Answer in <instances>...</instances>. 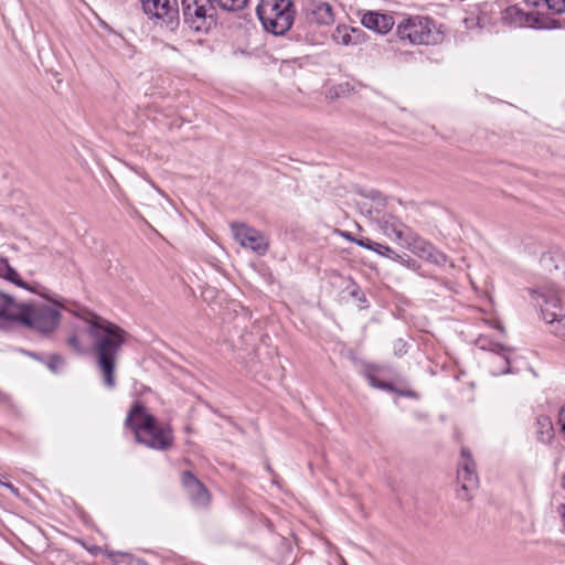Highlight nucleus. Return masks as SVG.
Segmentation results:
<instances>
[{
    "label": "nucleus",
    "instance_id": "obj_38",
    "mask_svg": "<svg viewBox=\"0 0 565 565\" xmlns=\"http://www.w3.org/2000/svg\"><path fill=\"white\" fill-rule=\"evenodd\" d=\"M562 487L565 489V475L562 478Z\"/></svg>",
    "mask_w": 565,
    "mask_h": 565
},
{
    "label": "nucleus",
    "instance_id": "obj_1",
    "mask_svg": "<svg viewBox=\"0 0 565 565\" xmlns=\"http://www.w3.org/2000/svg\"><path fill=\"white\" fill-rule=\"evenodd\" d=\"M75 316L84 320L88 326V333L93 339V349L96 363L108 388L116 385L115 366L121 347L128 339V333L119 326L102 318L85 308H78Z\"/></svg>",
    "mask_w": 565,
    "mask_h": 565
},
{
    "label": "nucleus",
    "instance_id": "obj_28",
    "mask_svg": "<svg viewBox=\"0 0 565 565\" xmlns=\"http://www.w3.org/2000/svg\"><path fill=\"white\" fill-rule=\"evenodd\" d=\"M393 350L396 356H403L407 352V342L403 339H397L393 344Z\"/></svg>",
    "mask_w": 565,
    "mask_h": 565
},
{
    "label": "nucleus",
    "instance_id": "obj_26",
    "mask_svg": "<svg viewBox=\"0 0 565 565\" xmlns=\"http://www.w3.org/2000/svg\"><path fill=\"white\" fill-rule=\"evenodd\" d=\"M394 260L398 262L401 265H403L414 271H416L420 268V265L418 264V262L406 254L399 255L396 253Z\"/></svg>",
    "mask_w": 565,
    "mask_h": 565
},
{
    "label": "nucleus",
    "instance_id": "obj_40",
    "mask_svg": "<svg viewBox=\"0 0 565 565\" xmlns=\"http://www.w3.org/2000/svg\"><path fill=\"white\" fill-rule=\"evenodd\" d=\"M360 300L366 301V298L364 297V295H362V298H360Z\"/></svg>",
    "mask_w": 565,
    "mask_h": 565
},
{
    "label": "nucleus",
    "instance_id": "obj_4",
    "mask_svg": "<svg viewBox=\"0 0 565 565\" xmlns=\"http://www.w3.org/2000/svg\"><path fill=\"white\" fill-rule=\"evenodd\" d=\"M530 292L541 309L542 318L552 326L551 332L565 340V324L562 323L565 313L558 289L554 285H544Z\"/></svg>",
    "mask_w": 565,
    "mask_h": 565
},
{
    "label": "nucleus",
    "instance_id": "obj_3",
    "mask_svg": "<svg viewBox=\"0 0 565 565\" xmlns=\"http://www.w3.org/2000/svg\"><path fill=\"white\" fill-rule=\"evenodd\" d=\"M256 15L266 32L284 36L295 22V3L292 0H259Z\"/></svg>",
    "mask_w": 565,
    "mask_h": 565
},
{
    "label": "nucleus",
    "instance_id": "obj_24",
    "mask_svg": "<svg viewBox=\"0 0 565 565\" xmlns=\"http://www.w3.org/2000/svg\"><path fill=\"white\" fill-rule=\"evenodd\" d=\"M231 231L234 239L242 246L247 245V227L243 223H232Z\"/></svg>",
    "mask_w": 565,
    "mask_h": 565
},
{
    "label": "nucleus",
    "instance_id": "obj_39",
    "mask_svg": "<svg viewBox=\"0 0 565 565\" xmlns=\"http://www.w3.org/2000/svg\"><path fill=\"white\" fill-rule=\"evenodd\" d=\"M6 487L10 488V489H13V486L10 484V483H3Z\"/></svg>",
    "mask_w": 565,
    "mask_h": 565
},
{
    "label": "nucleus",
    "instance_id": "obj_8",
    "mask_svg": "<svg viewBox=\"0 0 565 565\" xmlns=\"http://www.w3.org/2000/svg\"><path fill=\"white\" fill-rule=\"evenodd\" d=\"M457 481L460 486L457 491V497L462 500H470L472 498V492L478 488L479 477L476 461L468 447H462L460 450Z\"/></svg>",
    "mask_w": 565,
    "mask_h": 565
},
{
    "label": "nucleus",
    "instance_id": "obj_37",
    "mask_svg": "<svg viewBox=\"0 0 565 565\" xmlns=\"http://www.w3.org/2000/svg\"><path fill=\"white\" fill-rule=\"evenodd\" d=\"M358 294H360V290H359V289L353 290V291L351 292V295H352L353 297H356V296H358Z\"/></svg>",
    "mask_w": 565,
    "mask_h": 565
},
{
    "label": "nucleus",
    "instance_id": "obj_13",
    "mask_svg": "<svg viewBox=\"0 0 565 565\" xmlns=\"http://www.w3.org/2000/svg\"><path fill=\"white\" fill-rule=\"evenodd\" d=\"M408 248L417 257L436 266H444L448 260L445 253L436 248L431 243L418 236L413 237L412 242L408 243Z\"/></svg>",
    "mask_w": 565,
    "mask_h": 565
},
{
    "label": "nucleus",
    "instance_id": "obj_19",
    "mask_svg": "<svg viewBox=\"0 0 565 565\" xmlns=\"http://www.w3.org/2000/svg\"><path fill=\"white\" fill-rule=\"evenodd\" d=\"M536 439L542 444H548L553 439L554 428L548 416L541 415L536 418Z\"/></svg>",
    "mask_w": 565,
    "mask_h": 565
},
{
    "label": "nucleus",
    "instance_id": "obj_12",
    "mask_svg": "<svg viewBox=\"0 0 565 565\" xmlns=\"http://www.w3.org/2000/svg\"><path fill=\"white\" fill-rule=\"evenodd\" d=\"M301 11L307 21L319 25H330L335 20L332 4L323 0H306Z\"/></svg>",
    "mask_w": 565,
    "mask_h": 565
},
{
    "label": "nucleus",
    "instance_id": "obj_27",
    "mask_svg": "<svg viewBox=\"0 0 565 565\" xmlns=\"http://www.w3.org/2000/svg\"><path fill=\"white\" fill-rule=\"evenodd\" d=\"M355 244L370 250L376 249L377 247L381 248L380 243L374 242L369 237L359 238L355 241Z\"/></svg>",
    "mask_w": 565,
    "mask_h": 565
},
{
    "label": "nucleus",
    "instance_id": "obj_9",
    "mask_svg": "<svg viewBox=\"0 0 565 565\" xmlns=\"http://www.w3.org/2000/svg\"><path fill=\"white\" fill-rule=\"evenodd\" d=\"M145 13L173 31L178 28L179 10L177 0H140Z\"/></svg>",
    "mask_w": 565,
    "mask_h": 565
},
{
    "label": "nucleus",
    "instance_id": "obj_23",
    "mask_svg": "<svg viewBox=\"0 0 565 565\" xmlns=\"http://www.w3.org/2000/svg\"><path fill=\"white\" fill-rule=\"evenodd\" d=\"M543 11L553 18L565 12V0H543Z\"/></svg>",
    "mask_w": 565,
    "mask_h": 565
},
{
    "label": "nucleus",
    "instance_id": "obj_17",
    "mask_svg": "<svg viewBox=\"0 0 565 565\" xmlns=\"http://www.w3.org/2000/svg\"><path fill=\"white\" fill-rule=\"evenodd\" d=\"M482 349H487L486 344H481ZM488 350L494 354V359L499 360L501 369L499 370V374H507L510 372V353L512 349L495 342H490Z\"/></svg>",
    "mask_w": 565,
    "mask_h": 565
},
{
    "label": "nucleus",
    "instance_id": "obj_21",
    "mask_svg": "<svg viewBox=\"0 0 565 565\" xmlns=\"http://www.w3.org/2000/svg\"><path fill=\"white\" fill-rule=\"evenodd\" d=\"M540 262L542 267L548 271L564 270L565 268V259L563 255L557 252L544 253Z\"/></svg>",
    "mask_w": 565,
    "mask_h": 565
},
{
    "label": "nucleus",
    "instance_id": "obj_34",
    "mask_svg": "<svg viewBox=\"0 0 565 565\" xmlns=\"http://www.w3.org/2000/svg\"><path fill=\"white\" fill-rule=\"evenodd\" d=\"M265 468L270 472V475L273 476V483L277 484L278 481H277V475L275 473V471L271 469L270 467V463L266 460L265 462Z\"/></svg>",
    "mask_w": 565,
    "mask_h": 565
},
{
    "label": "nucleus",
    "instance_id": "obj_29",
    "mask_svg": "<svg viewBox=\"0 0 565 565\" xmlns=\"http://www.w3.org/2000/svg\"><path fill=\"white\" fill-rule=\"evenodd\" d=\"M373 252H375L379 255H382L384 257L391 258V259H395V255H396V252L393 248H391L387 245H383V244H381V248L377 247L376 249H373Z\"/></svg>",
    "mask_w": 565,
    "mask_h": 565
},
{
    "label": "nucleus",
    "instance_id": "obj_31",
    "mask_svg": "<svg viewBox=\"0 0 565 565\" xmlns=\"http://www.w3.org/2000/svg\"><path fill=\"white\" fill-rule=\"evenodd\" d=\"M63 364H64V360L60 355H53V356H51V359L47 363V366L52 371L56 372L57 370H60L63 366Z\"/></svg>",
    "mask_w": 565,
    "mask_h": 565
},
{
    "label": "nucleus",
    "instance_id": "obj_25",
    "mask_svg": "<svg viewBox=\"0 0 565 565\" xmlns=\"http://www.w3.org/2000/svg\"><path fill=\"white\" fill-rule=\"evenodd\" d=\"M249 526H252L254 532L260 530V527H264L269 533L274 531L271 522L263 515H254L252 519L249 518Z\"/></svg>",
    "mask_w": 565,
    "mask_h": 565
},
{
    "label": "nucleus",
    "instance_id": "obj_18",
    "mask_svg": "<svg viewBox=\"0 0 565 565\" xmlns=\"http://www.w3.org/2000/svg\"><path fill=\"white\" fill-rule=\"evenodd\" d=\"M269 248V238L258 230L249 227V250L263 256Z\"/></svg>",
    "mask_w": 565,
    "mask_h": 565
},
{
    "label": "nucleus",
    "instance_id": "obj_6",
    "mask_svg": "<svg viewBox=\"0 0 565 565\" xmlns=\"http://www.w3.org/2000/svg\"><path fill=\"white\" fill-rule=\"evenodd\" d=\"M502 22L514 28H532L536 30L565 29V19L553 18L541 10L524 11L519 6H510L502 11Z\"/></svg>",
    "mask_w": 565,
    "mask_h": 565
},
{
    "label": "nucleus",
    "instance_id": "obj_5",
    "mask_svg": "<svg viewBox=\"0 0 565 565\" xmlns=\"http://www.w3.org/2000/svg\"><path fill=\"white\" fill-rule=\"evenodd\" d=\"M401 41L412 44L435 45L443 41V32L429 17L411 15L403 19L396 28Z\"/></svg>",
    "mask_w": 565,
    "mask_h": 565
},
{
    "label": "nucleus",
    "instance_id": "obj_22",
    "mask_svg": "<svg viewBox=\"0 0 565 565\" xmlns=\"http://www.w3.org/2000/svg\"><path fill=\"white\" fill-rule=\"evenodd\" d=\"M0 277L14 282L18 286L24 287V282L19 278V274L13 269L7 259L0 258Z\"/></svg>",
    "mask_w": 565,
    "mask_h": 565
},
{
    "label": "nucleus",
    "instance_id": "obj_10",
    "mask_svg": "<svg viewBox=\"0 0 565 565\" xmlns=\"http://www.w3.org/2000/svg\"><path fill=\"white\" fill-rule=\"evenodd\" d=\"M361 367V374L366 379V381L372 387L387 392H394L399 396L404 397L415 399L418 398V394L413 390L397 388L394 386V384L377 379L379 375L386 374V372L388 371V367L386 365L362 362Z\"/></svg>",
    "mask_w": 565,
    "mask_h": 565
},
{
    "label": "nucleus",
    "instance_id": "obj_30",
    "mask_svg": "<svg viewBox=\"0 0 565 565\" xmlns=\"http://www.w3.org/2000/svg\"><path fill=\"white\" fill-rule=\"evenodd\" d=\"M67 343L68 345L74 350L76 351L77 353H84L85 352V348L82 345L79 339L77 338V335H71L68 339H67Z\"/></svg>",
    "mask_w": 565,
    "mask_h": 565
},
{
    "label": "nucleus",
    "instance_id": "obj_16",
    "mask_svg": "<svg viewBox=\"0 0 565 565\" xmlns=\"http://www.w3.org/2000/svg\"><path fill=\"white\" fill-rule=\"evenodd\" d=\"M361 23L379 34H386L393 29L395 22L391 14L367 11L362 15Z\"/></svg>",
    "mask_w": 565,
    "mask_h": 565
},
{
    "label": "nucleus",
    "instance_id": "obj_36",
    "mask_svg": "<svg viewBox=\"0 0 565 565\" xmlns=\"http://www.w3.org/2000/svg\"><path fill=\"white\" fill-rule=\"evenodd\" d=\"M141 177H142L145 180H147V181L151 184V186H153V188L156 186V185H154V183L148 179V177H147V174H146V173H141Z\"/></svg>",
    "mask_w": 565,
    "mask_h": 565
},
{
    "label": "nucleus",
    "instance_id": "obj_33",
    "mask_svg": "<svg viewBox=\"0 0 565 565\" xmlns=\"http://www.w3.org/2000/svg\"><path fill=\"white\" fill-rule=\"evenodd\" d=\"M214 289L206 288L202 291V297L205 301H211L214 297Z\"/></svg>",
    "mask_w": 565,
    "mask_h": 565
},
{
    "label": "nucleus",
    "instance_id": "obj_20",
    "mask_svg": "<svg viewBox=\"0 0 565 565\" xmlns=\"http://www.w3.org/2000/svg\"><path fill=\"white\" fill-rule=\"evenodd\" d=\"M382 228L387 236H394L397 241H403L405 237V231L408 230L407 226L393 216L383 218Z\"/></svg>",
    "mask_w": 565,
    "mask_h": 565
},
{
    "label": "nucleus",
    "instance_id": "obj_7",
    "mask_svg": "<svg viewBox=\"0 0 565 565\" xmlns=\"http://www.w3.org/2000/svg\"><path fill=\"white\" fill-rule=\"evenodd\" d=\"M42 297L47 299V302H33L29 303L25 327L34 331L47 335L54 332L61 322V308L63 305L58 299L51 298L46 294L40 292Z\"/></svg>",
    "mask_w": 565,
    "mask_h": 565
},
{
    "label": "nucleus",
    "instance_id": "obj_2",
    "mask_svg": "<svg viewBox=\"0 0 565 565\" xmlns=\"http://www.w3.org/2000/svg\"><path fill=\"white\" fill-rule=\"evenodd\" d=\"M126 425L135 433L136 441L149 448L164 451L173 446L174 436L170 425H161L139 402L128 413Z\"/></svg>",
    "mask_w": 565,
    "mask_h": 565
},
{
    "label": "nucleus",
    "instance_id": "obj_14",
    "mask_svg": "<svg viewBox=\"0 0 565 565\" xmlns=\"http://www.w3.org/2000/svg\"><path fill=\"white\" fill-rule=\"evenodd\" d=\"M182 486L195 507H206L210 503V493L203 483L189 471L181 476Z\"/></svg>",
    "mask_w": 565,
    "mask_h": 565
},
{
    "label": "nucleus",
    "instance_id": "obj_11",
    "mask_svg": "<svg viewBox=\"0 0 565 565\" xmlns=\"http://www.w3.org/2000/svg\"><path fill=\"white\" fill-rule=\"evenodd\" d=\"M29 305L18 303L10 296L0 292V328L25 324Z\"/></svg>",
    "mask_w": 565,
    "mask_h": 565
},
{
    "label": "nucleus",
    "instance_id": "obj_35",
    "mask_svg": "<svg viewBox=\"0 0 565 565\" xmlns=\"http://www.w3.org/2000/svg\"><path fill=\"white\" fill-rule=\"evenodd\" d=\"M342 235H343L347 239H349V241H351V242H354V243H355V241H356V238H354V237L352 236V234H351V233H349V232H343V233H342Z\"/></svg>",
    "mask_w": 565,
    "mask_h": 565
},
{
    "label": "nucleus",
    "instance_id": "obj_32",
    "mask_svg": "<svg viewBox=\"0 0 565 565\" xmlns=\"http://www.w3.org/2000/svg\"><path fill=\"white\" fill-rule=\"evenodd\" d=\"M524 3L529 8H533V10H541V11H543V0H524Z\"/></svg>",
    "mask_w": 565,
    "mask_h": 565
},
{
    "label": "nucleus",
    "instance_id": "obj_15",
    "mask_svg": "<svg viewBox=\"0 0 565 565\" xmlns=\"http://www.w3.org/2000/svg\"><path fill=\"white\" fill-rule=\"evenodd\" d=\"M365 32L359 26L338 24L332 32V40L344 46L359 45L365 41Z\"/></svg>",
    "mask_w": 565,
    "mask_h": 565
}]
</instances>
